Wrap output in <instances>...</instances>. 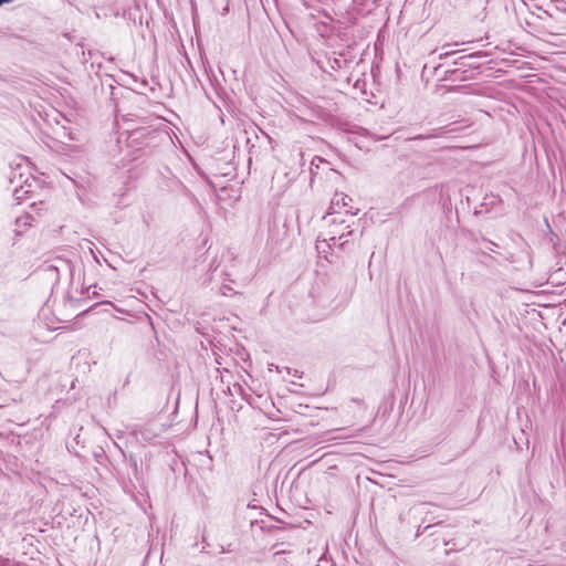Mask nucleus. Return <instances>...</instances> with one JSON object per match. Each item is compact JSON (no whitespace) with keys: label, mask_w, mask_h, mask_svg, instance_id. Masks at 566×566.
<instances>
[{"label":"nucleus","mask_w":566,"mask_h":566,"mask_svg":"<svg viewBox=\"0 0 566 566\" xmlns=\"http://www.w3.org/2000/svg\"><path fill=\"white\" fill-rule=\"evenodd\" d=\"M329 216H325L324 219L326 220V222H328V231L327 233L322 238H318L317 240V244H319L321 242H333L335 243L336 240H342L344 239L345 237L352 234V230H350V226L349 224H346V221L342 218H331L328 219ZM323 234H321L319 237H322ZM319 248V245H317V249Z\"/></svg>","instance_id":"f257e3e1"},{"label":"nucleus","mask_w":566,"mask_h":566,"mask_svg":"<svg viewBox=\"0 0 566 566\" xmlns=\"http://www.w3.org/2000/svg\"><path fill=\"white\" fill-rule=\"evenodd\" d=\"M350 201L352 198L348 197L346 193L336 192L331 201L329 209L332 211L328 212L327 216H333L334 213H337L339 209L348 207Z\"/></svg>","instance_id":"f03ea898"},{"label":"nucleus","mask_w":566,"mask_h":566,"mask_svg":"<svg viewBox=\"0 0 566 566\" xmlns=\"http://www.w3.org/2000/svg\"><path fill=\"white\" fill-rule=\"evenodd\" d=\"M32 192V184L24 180L23 185H17L13 189V197L17 201L23 200Z\"/></svg>","instance_id":"7ed1b4c3"},{"label":"nucleus","mask_w":566,"mask_h":566,"mask_svg":"<svg viewBox=\"0 0 566 566\" xmlns=\"http://www.w3.org/2000/svg\"><path fill=\"white\" fill-rule=\"evenodd\" d=\"M34 221H35V219L31 212H27L25 214L18 217L15 220V226L18 228L17 232L20 233L21 232L20 228L25 229V228L32 226V223Z\"/></svg>","instance_id":"20e7f679"},{"label":"nucleus","mask_w":566,"mask_h":566,"mask_svg":"<svg viewBox=\"0 0 566 566\" xmlns=\"http://www.w3.org/2000/svg\"><path fill=\"white\" fill-rule=\"evenodd\" d=\"M490 247L488 248L490 251L492 252H495V249L497 247V244H495L494 242H489Z\"/></svg>","instance_id":"39448f33"},{"label":"nucleus","mask_w":566,"mask_h":566,"mask_svg":"<svg viewBox=\"0 0 566 566\" xmlns=\"http://www.w3.org/2000/svg\"><path fill=\"white\" fill-rule=\"evenodd\" d=\"M10 181H11V184H14V182L18 184V181L15 180V176L11 177Z\"/></svg>","instance_id":"423d86ee"},{"label":"nucleus","mask_w":566,"mask_h":566,"mask_svg":"<svg viewBox=\"0 0 566 566\" xmlns=\"http://www.w3.org/2000/svg\"><path fill=\"white\" fill-rule=\"evenodd\" d=\"M9 1H10V0H0V6H1L2 3L9 2Z\"/></svg>","instance_id":"0eeeda50"}]
</instances>
